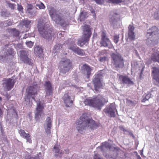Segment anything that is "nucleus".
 Listing matches in <instances>:
<instances>
[{
  "instance_id": "1",
  "label": "nucleus",
  "mask_w": 159,
  "mask_h": 159,
  "mask_svg": "<svg viewBox=\"0 0 159 159\" xmlns=\"http://www.w3.org/2000/svg\"><path fill=\"white\" fill-rule=\"evenodd\" d=\"M85 116V115L83 114L76 122V124L79 125L77 127V129L81 134H83L82 131L84 130H93L97 129L99 126L98 124L95 121Z\"/></svg>"
},
{
  "instance_id": "39",
  "label": "nucleus",
  "mask_w": 159,
  "mask_h": 159,
  "mask_svg": "<svg viewBox=\"0 0 159 159\" xmlns=\"http://www.w3.org/2000/svg\"><path fill=\"white\" fill-rule=\"evenodd\" d=\"M36 6L39 8V9H44L45 8L44 4L42 2L40 4H36Z\"/></svg>"
},
{
  "instance_id": "46",
  "label": "nucleus",
  "mask_w": 159,
  "mask_h": 159,
  "mask_svg": "<svg viewBox=\"0 0 159 159\" xmlns=\"http://www.w3.org/2000/svg\"><path fill=\"white\" fill-rule=\"evenodd\" d=\"M17 9L19 11L22 12L23 11V7L21 5H19L18 4Z\"/></svg>"
},
{
  "instance_id": "12",
  "label": "nucleus",
  "mask_w": 159,
  "mask_h": 159,
  "mask_svg": "<svg viewBox=\"0 0 159 159\" xmlns=\"http://www.w3.org/2000/svg\"><path fill=\"white\" fill-rule=\"evenodd\" d=\"M101 39L100 44L101 46L107 47L110 41L109 39L107 37L105 31H102L101 32Z\"/></svg>"
},
{
  "instance_id": "25",
  "label": "nucleus",
  "mask_w": 159,
  "mask_h": 159,
  "mask_svg": "<svg viewBox=\"0 0 159 159\" xmlns=\"http://www.w3.org/2000/svg\"><path fill=\"white\" fill-rule=\"evenodd\" d=\"M5 57H7L9 56H12L13 57L16 54L15 52L14 51L13 49L12 48H9L7 50V52Z\"/></svg>"
},
{
  "instance_id": "34",
  "label": "nucleus",
  "mask_w": 159,
  "mask_h": 159,
  "mask_svg": "<svg viewBox=\"0 0 159 159\" xmlns=\"http://www.w3.org/2000/svg\"><path fill=\"white\" fill-rule=\"evenodd\" d=\"M1 15L3 17L8 16L10 15L9 13H8L6 10H2L1 12Z\"/></svg>"
},
{
  "instance_id": "51",
  "label": "nucleus",
  "mask_w": 159,
  "mask_h": 159,
  "mask_svg": "<svg viewBox=\"0 0 159 159\" xmlns=\"http://www.w3.org/2000/svg\"><path fill=\"white\" fill-rule=\"evenodd\" d=\"M138 159H141V157L139 155H138L137 156Z\"/></svg>"
},
{
  "instance_id": "29",
  "label": "nucleus",
  "mask_w": 159,
  "mask_h": 159,
  "mask_svg": "<svg viewBox=\"0 0 159 159\" xmlns=\"http://www.w3.org/2000/svg\"><path fill=\"white\" fill-rule=\"evenodd\" d=\"M75 53L80 56H84L85 54V52L84 50L78 47L75 52Z\"/></svg>"
},
{
  "instance_id": "27",
  "label": "nucleus",
  "mask_w": 159,
  "mask_h": 159,
  "mask_svg": "<svg viewBox=\"0 0 159 159\" xmlns=\"http://www.w3.org/2000/svg\"><path fill=\"white\" fill-rule=\"evenodd\" d=\"M93 99L87 98L85 99L84 101V103L85 105L91 106L92 107H93Z\"/></svg>"
},
{
  "instance_id": "31",
  "label": "nucleus",
  "mask_w": 159,
  "mask_h": 159,
  "mask_svg": "<svg viewBox=\"0 0 159 159\" xmlns=\"http://www.w3.org/2000/svg\"><path fill=\"white\" fill-rule=\"evenodd\" d=\"M101 147V148L104 147L106 148L111 149L112 148V146L109 143L105 142L103 144L102 146Z\"/></svg>"
},
{
  "instance_id": "13",
  "label": "nucleus",
  "mask_w": 159,
  "mask_h": 159,
  "mask_svg": "<svg viewBox=\"0 0 159 159\" xmlns=\"http://www.w3.org/2000/svg\"><path fill=\"white\" fill-rule=\"evenodd\" d=\"M37 102L36 107V112L35 113V118L37 120L40 118L42 113V111L44 108V106L42 104L40 101H35Z\"/></svg>"
},
{
  "instance_id": "35",
  "label": "nucleus",
  "mask_w": 159,
  "mask_h": 159,
  "mask_svg": "<svg viewBox=\"0 0 159 159\" xmlns=\"http://www.w3.org/2000/svg\"><path fill=\"white\" fill-rule=\"evenodd\" d=\"M153 17L156 20H159V7L158 10L154 13Z\"/></svg>"
},
{
  "instance_id": "44",
  "label": "nucleus",
  "mask_w": 159,
  "mask_h": 159,
  "mask_svg": "<svg viewBox=\"0 0 159 159\" xmlns=\"http://www.w3.org/2000/svg\"><path fill=\"white\" fill-rule=\"evenodd\" d=\"M7 25L10 26L12 25L13 23V21L12 20H8L7 21Z\"/></svg>"
},
{
  "instance_id": "50",
  "label": "nucleus",
  "mask_w": 159,
  "mask_h": 159,
  "mask_svg": "<svg viewBox=\"0 0 159 159\" xmlns=\"http://www.w3.org/2000/svg\"><path fill=\"white\" fill-rule=\"evenodd\" d=\"M120 129L123 131V132H128V131L126 129H125L122 126H121V127H120Z\"/></svg>"
},
{
  "instance_id": "21",
  "label": "nucleus",
  "mask_w": 159,
  "mask_h": 159,
  "mask_svg": "<svg viewBox=\"0 0 159 159\" xmlns=\"http://www.w3.org/2000/svg\"><path fill=\"white\" fill-rule=\"evenodd\" d=\"M119 79L123 84H133V82L127 76L119 75Z\"/></svg>"
},
{
  "instance_id": "6",
  "label": "nucleus",
  "mask_w": 159,
  "mask_h": 159,
  "mask_svg": "<svg viewBox=\"0 0 159 159\" xmlns=\"http://www.w3.org/2000/svg\"><path fill=\"white\" fill-rule=\"evenodd\" d=\"M37 94V85L30 86L28 87L27 90V94L25 97V100L28 102L29 104L31 105L33 103L32 102H30L31 98L36 101L34 96Z\"/></svg>"
},
{
  "instance_id": "22",
  "label": "nucleus",
  "mask_w": 159,
  "mask_h": 159,
  "mask_svg": "<svg viewBox=\"0 0 159 159\" xmlns=\"http://www.w3.org/2000/svg\"><path fill=\"white\" fill-rule=\"evenodd\" d=\"M46 127L45 128V130L46 134H49L51 133V127L52 126V121L50 117H48L46 120Z\"/></svg>"
},
{
  "instance_id": "16",
  "label": "nucleus",
  "mask_w": 159,
  "mask_h": 159,
  "mask_svg": "<svg viewBox=\"0 0 159 159\" xmlns=\"http://www.w3.org/2000/svg\"><path fill=\"white\" fill-rule=\"evenodd\" d=\"M5 82L3 83V85L5 88L8 90H10L12 89L14 85V82L12 79L9 78L4 80Z\"/></svg>"
},
{
  "instance_id": "5",
  "label": "nucleus",
  "mask_w": 159,
  "mask_h": 159,
  "mask_svg": "<svg viewBox=\"0 0 159 159\" xmlns=\"http://www.w3.org/2000/svg\"><path fill=\"white\" fill-rule=\"evenodd\" d=\"M83 29L84 34L82 36V38L78 40L77 43L78 45L80 47L88 43L92 34L89 25H85L83 26Z\"/></svg>"
},
{
  "instance_id": "9",
  "label": "nucleus",
  "mask_w": 159,
  "mask_h": 159,
  "mask_svg": "<svg viewBox=\"0 0 159 159\" xmlns=\"http://www.w3.org/2000/svg\"><path fill=\"white\" fill-rule=\"evenodd\" d=\"M28 52L27 51L22 50L20 51V59L24 63L32 66L33 64V61L28 57Z\"/></svg>"
},
{
  "instance_id": "23",
  "label": "nucleus",
  "mask_w": 159,
  "mask_h": 159,
  "mask_svg": "<svg viewBox=\"0 0 159 159\" xmlns=\"http://www.w3.org/2000/svg\"><path fill=\"white\" fill-rule=\"evenodd\" d=\"M7 31L8 33L12 34L13 37H17L19 36L20 31L15 28H9L7 29Z\"/></svg>"
},
{
  "instance_id": "11",
  "label": "nucleus",
  "mask_w": 159,
  "mask_h": 159,
  "mask_svg": "<svg viewBox=\"0 0 159 159\" xmlns=\"http://www.w3.org/2000/svg\"><path fill=\"white\" fill-rule=\"evenodd\" d=\"M102 76V74L99 73L95 75V77L93 80V82L94 84L95 90L97 91L98 89L102 87V84L101 82V79Z\"/></svg>"
},
{
  "instance_id": "53",
  "label": "nucleus",
  "mask_w": 159,
  "mask_h": 159,
  "mask_svg": "<svg viewBox=\"0 0 159 159\" xmlns=\"http://www.w3.org/2000/svg\"><path fill=\"white\" fill-rule=\"evenodd\" d=\"M140 155L142 156V155L143 154V152H142V151H140Z\"/></svg>"
},
{
  "instance_id": "19",
  "label": "nucleus",
  "mask_w": 159,
  "mask_h": 159,
  "mask_svg": "<svg viewBox=\"0 0 159 159\" xmlns=\"http://www.w3.org/2000/svg\"><path fill=\"white\" fill-rule=\"evenodd\" d=\"M128 37L129 39L131 40H134L135 39V35L134 30V27L131 25H129L128 27Z\"/></svg>"
},
{
  "instance_id": "4",
  "label": "nucleus",
  "mask_w": 159,
  "mask_h": 159,
  "mask_svg": "<svg viewBox=\"0 0 159 159\" xmlns=\"http://www.w3.org/2000/svg\"><path fill=\"white\" fill-rule=\"evenodd\" d=\"M111 63L116 68H122L124 66V60L119 53H112L111 55Z\"/></svg>"
},
{
  "instance_id": "55",
  "label": "nucleus",
  "mask_w": 159,
  "mask_h": 159,
  "mask_svg": "<svg viewBox=\"0 0 159 159\" xmlns=\"http://www.w3.org/2000/svg\"><path fill=\"white\" fill-rule=\"evenodd\" d=\"M0 101H2V98L1 97H0Z\"/></svg>"
},
{
  "instance_id": "49",
  "label": "nucleus",
  "mask_w": 159,
  "mask_h": 159,
  "mask_svg": "<svg viewBox=\"0 0 159 159\" xmlns=\"http://www.w3.org/2000/svg\"><path fill=\"white\" fill-rule=\"evenodd\" d=\"M60 46H61L60 44H57L54 47V48L55 49H58L60 48L59 47Z\"/></svg>"
},
{
  "instance_id": "56",
  "label": "nucleus",
  "mask_w": 159,
  "mask_h": 159,
  "mask_svg": "<svg viewBox=\"0 0 159 159\" xmlns=\"http://www.w3.org/2000/svg\"><path fill=\"white\" fill-rule=\"evenodd\" d=\"M151 97V95H150V97L149 98H150Z\"/></svg>"
},
{
  "instance_id": "54",
  "label": "nucleus",
  "mask_w": 159,
  "mask_h": 159,
  "mask_svg": "<svg viewBox=\"0 0 159 159\" xmlns=\"http://www.w3.org/2000/svg\"><path fill=\"white\" fill-rule=\"evenodd\" d=\"M32 7H29L28 8V9H32Z\"/></svg>"
},
{
  "instance_id": "52",
  "label": "nucleus",
  "mask_w": 159,
  "mask_h": 159,
  "mask_svg": "<svg viewBox=\"0 0 159 159\" xmlns=\"http://www.w3.org/2000/svg\"><path fill=\"white\" fill-rule=\"evenodd\" d=\"M128 132L129 133V134L130 135H133V134L131 132H129V131H128Z\"/></svg>"
},
{
  "instance_id": "32",
  "label": "nucleus",
  "mask_w": 159,
  "mask_h": 159,
  "mask_svg": "<svg viewBox=\"0 0 159 159\" xmlns=\"http://www.w3.org/2000/svg\"><path fill=\"white\" fill-rule=\"evenodd\" d=\"M24 138L26 140L27 142H29L30 143H32L31 137L29 134H27V135L25 136L24 137Z\"/></svg>"
},
{
  "instance_id": "30",
  "label": "nucleus",
  "mask_w": 159,
  "mask_h": 159,
  "mask_svg": "<svg viewBox=\"0 0 159 159\" xmlns=\"http://www.w3.org/2000/svg\"><path fill=\"white\" fill-rule=\"evenodd\" d=\"M31 21L30 20H24L21 21V24L27 28L28 27Z\"/></svg>"
},
{
  "instance_id": "10",
  "label": "nucleus",
  "mask_w": 159,
  "mask_h": 159,
  "mask_svg": "<svg viewBox=\"0 0 159 159\" xmlns=\"http://www.w3.org/2000/svg\"><path fill=\"white\" fill-rule=\"evenodd\" d=\"M151 32H150V36H152V39H151V43L150 42V44L151 45H154L156 44L158 42V29L157 28L154 26L151 29Z\"/></svg>"
},
{
  "instance_id": "17",
  "label": "nucleus",
  "mask_w": 159,
  "mask_h": 159,
  "mask_svg": "<svg viewBox=\"0 0 159 159\" xmlns=\"http://www.w3.org/2000/svg\"><path fill=\"white\" fill-rule=\"evenodd\" d=\"M62 98L67 107H70L72 105L73 101L71 100V97L68 93L65 94Z\"/></svg>"
},
{
  "instance_id": "3",
  "label": "nucleus",
  "mask_w": 159,
  "mask_h": 159,
  "mask_svg": "<svg viewBox=\"0 0 159 159\" xmlns=\"http://www.w3.org/2000/svg\"><path fill=\"white\" fill-rule=\"evenodd\" d=\"M48 9L50 16L56 23L59 24L61 26H66L67 25L65 20L60 15L57 14L56 10L53 7H49Z\"/></svg>"
},
{
  "instance_id": "36",
  "label": "nucleus",
  "mask_w": 159,
  "mask_h": 159,
  "mask_svg": "<svg viewBox=\"0 0 159 159\" xmlns=\"http://www.w3.org/2000/svg\"><path fill=\"white\" fill-rule=\"evenodd\" d=\"M19 133L20 136L23 138H24L25 136L27 134L26 133L24 130L22 129H20L19 130Z\"/></svg>"
},
{
  "instance_id": "14",
  "label": "nucleus",
  "mask_w": 159,
  "mask_h": 159,
  "mask_svg": "<svg viewBox=\"0 0 159 159\" xmlns=\"http://www.w3.org/2000/svg\"><path fill=\"white\" fill-rule=\"evenodd\" d=\"M92 68L88 65L86 64L83 65L81 67L82 72L86 76L87 79H89L91 75Z\"/></svg>"
},
{
  "instance_id": "8",
  "label": "nucleus",
  "mask_w": 159,
  "mask_h": 159,
  "mask_svg": "<svg viewBox=\"0 0 159 159\" xmlns=\"http://www.w3.org/2000/svg\"><path fill=\"white\" fill-rule=\"evenodd\" d=\"M93 107L100 110L105 103L108 101H106L105 99L101 95H98L93 98Z\"/></svg>"
},
{
  "instance_id": "48",
  "label": "nucleus",
  "mask_w": 159,
  "mask_h": 159,
  "mask_svg": "<svg viewBox=\"0 0 159 159\" xmlns=\"http://www.w3.org/2000/svg\"><path fill=\"white\" fill-rule=\"evenodd\" d=\"M91 11V12L93 14V16H95V11L93 10V8H91V9L90 10Z\"/></svg>"
},
{
  "instance_id": "42",
  "label": "nucleus",
  "mask_w": 159,
  "mask_h": 159,
  "mask_svg": "<svg viewBox=\"0 0 159 159\" xmlns=\"http://www.w3.org/2000/svg\"><path fill=\"white\" fill-rule=\"evenodd\" d=\"M26 44L27 46L30 48H31L33 46L34 44V43L31 41L26 42Z\"/></svg>"
},
{
  "instance_id": "47",
  "label": "nucleus",
  "mask_w": 159,
  "mask_h": 159,
  "mask_svg": "<svg viewBox=\"0 0 159 159\" xmlns=\"http://www.w3.org/2000/svg\"><path fill=\"white\" fill-rule=\"evenodd\" d=\"M107 57H101L99 58V61L101 62L105 61H106Z\"/></svg>"
},
{
  "instance_id": "41",
  "label": "nucleus",
  "mask_w": 159,
  "mask_h": 159,
  "mask_svg": "<svg viewBox=\"0 0 159 159\" xmlns=\"http://www.w3.org/2000/svg\"><path fill=\"white\" fill-rule=\"evenodd\" d=\"M54 149L55 152L58 153L59 152L60 149L59 146L58 145H55L54 146Z\"/></svg>"
},
{
  "instance_id": "18",
  "label": "nucleus",
  "mask_w": 159,
  "mask_h": 159,
  "mask_svg": "<svg viewBox=\"0 0 159 159\" xmlns=\"http://www.w3.org/2000/svg\"><path fill=\"white\" fill-rule=\"evenodd\" d=\"M104 111L106 114H109L111 117H114L115 116L116 109L113 106L110 105L108 107L104 109Z\"/></svg>"
},
{
  "instance_id": "26",
  "label": "nucleus",
  "mask_w": 159,
  "mask_h": 159,
  "mask_svg": "<svg viewBox=\"0 0 159 159\" xmlns=\"http://www.w3.org/2000/svg\"><path fill=\"white\" fill-rule=\"evenodd\" d=\"M34 53L36 55L40 56L43 53L42 48L39 46H36L34 48Z\"/></svg>"
},
{
  "instance_id": "2",
  "label": "nucleus",
  "mask_w": 159,
  "mask_h": 159,
  "mask_svg": "<svg viewBox=\"0 0 159 159\" xmlns=\"http://www.w3.org/2000/svg\"><path fill=\"white\" fill-rule=\"evenodd\" d=\"M47 25L46 20L43 18L39 19L37 26L38 31L42 37L49 40L51 39L54 34L53 30L48 29Z\"/></svg>"
},
{
  "instance_id": "7",
  "label": "nucleus",
  "mask_w": 159,
  "mask_h": 159,
  "mask_svg": "<svg viewBox=\"0 0 159 159\" xmlns=\"http://www.w3.org/2000/svg\"><path fill=\"white\" fill-rule=\"evenodd\" d=\"M60 66L61 67V71L65 74L68 72L71 68L72 62L70 60L67 58L62 59L59 63Z\"/></svg>"
},
{
  "instance_id": "40",
  "label": "nucleus",
  "mask_w": 159,
  "mask_h": 159,
  "mask_svg": "<svg viewBox=\"0 0 159 159\" xmlns=\"http://www.w3.org/2000/svg\"><path fill=\"white\" fill-rule=\"evenodd\" d=\"M126 103L129 106H134V102L129 99H127Z\"/></svg>"
},
{
  "instance_id": "15",
  "label": "nucleus",
  "mask_w": 159,
  "mask_h": 159,
  "mask_svg": "<svg viewBox=\"0 0 159 159\" xmlns=\"http://www.w3.org/2000/svg\"><path fill=\"white\" fill-rule=\"evenodd\" d=\"M152 74L153 78L155 81L154 84L159 86V68L153 67L152 68Z\"/></svg>"
},
{
  "instance_id": "24",
  "label": "nucleus",
  "mask_w": 159,
  "mask_h": 159,
  "mask_svg": "<svg viewBox=\"0 0 159 159\" xmlns=\"http://www.w3.org/2000/svg\"><path fill=\"white\" fill-rule=\"evenodd\" d=\"M119 20L118 15L116 13H115L110 18L109 20L111 25H114Z\"/></svg>"
},
{
  "instance_id": "20",
  "label": "nucleus",
  "mask_w": 159,
  "mask_h": 159,
  "mask_svg": "<svg viewBox=\"0 0 159 159\" xmlns=\"http://www.w3.org/2000/svg\"><path fill=\"white\" fill-rule=\"evenodd\" d=\"M44 86L46 88L47 95H52L53 93V89L50 82L49 81L45 82Z\"/></svg>"
},
{
  "instance_id": "43",
  "label": "nucleus",
  "mask_w": 159,
  "mask_h": 159,
  "mask_svg": "<svg viewBox=\"0 0 159 159\" xmlns=\"http://www.w3.org/2000/svg\"><path fill=\"white\" fill-rule=\"evenodd\" d=\"M93 159H103L101 158L100 156L98 154H95L93 157Z\"/></svg>"
},
{
  "instance_id": "45",
  "label": "nucleus",
  "mask_w": 159,
  "mask_h": 159,
  "mask_svg": "<svg viewBox=\"0 0 159 159\" xmlns=\"http://www.w3.org/2000/svg\"><path fill=\"white\" fill-rule=\"evenodd\" d=\"M16 5L15 4L12 3H9L8 6L12 9H14L15 8V7Z\"/></svg>"
},
{
  "instance_id": "38",
  "label": "nucleus",
  "mask_w": 159,
  "mask_h": 159,
  "mask_svg": "<svg viewBox=\"0 0 159 159\" xmlns=\"http://www.w3.org/2000/svg\"><path fill=\"white\" fill-rule=\"evenodd\" d=\"M119 35H115L114 36L113 41L117 44L119 41Z\"/></svg>"
},
{
  "instance_id": "33",
  "label": "nucleus",
  "mask_w": 159,
  "mask_h": 159,
  "mask_svg": "<svg viewBox=\"0 0 159 159\" xmlns=\"http://www.w3.org/2000/svg\"><path fill=\"white\" fill-rule=\"evenodd\" d=\"M151 59L154 61L159 62V54L157 56L154 54L152 56Z\"/></svg>"
},
{
  "instance_id": "28",
  "label": "nucleus",
  "mask_w": 159,
  "mask_h": 159,
  "mask_svg": "<svg viewBox=\"0 0 159 159\" xmlns=\"http://www.w3.org/2000/svg\"><path fill=\"white\" fill-rule=\"evenodd\" d=\"M88 16V13L86 11H82L80 14V17L81 20H84Z\"/></svg>"
},
{
  "instance_id": "57",
  "label": "nucleus",
  "mask_w": 159,
  "mask_h": 159,
  "mask_svg": "<svg viewBox=\"0 0 159 159\" xmlns=\"http://www.w3.org/2000/svg\"><path fill=\"white\" fill-rule=\"evenodd\" d=\"M30 6H31V7H32V5H30Z\"/></svg>"
},
{
  "instance_id": "37",
  "label": "nucleus",
  "mask_w": 159,
  "mask_h": 159,
  "mask_svg": "<svg viewBox=\"0 0 159 159\" xmlns=\"http://www.w3.org/2000/svg\"><path fill=\"white\" fill-rule=\"evenodd\" d=\"M78 48V47L75 44H74L70 46L69 48L75 52Z\"/></svg>"
}]
</instances>
